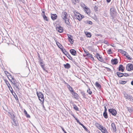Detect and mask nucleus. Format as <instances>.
Masks as SVG:
<instances>
[{
    "label": "nucleus",
    "instance_id": "nucleus-1",
    "mask_svg": "<svg viewBox=\"0 0 133 133\" xmlns=\"http://www.w3.org/2000/svg\"><path fill=\"white\" fill-rule=\"evenodd\" d=\"M116 13L115 9L113 8H112L110 9V14L112 17V19H113L115 17Z\"/></svg>",
    "mask_w": 133,
    "mask_h": 133
},
{
    "label": "nucleus",
    "instance_id": "nucleus-2",
    "mask_svg": "<svg viewBox=\"0 0 133 133\" xmlns=\"http://www.w3.org/2000/svg\"><path fill=\"white\" fill-rule=\"evenodd\" d=\"M124 97L126 99L133 102V97L130 95L124 93Z\"/></svg>",
    "mask_w": 133,
    "mask_h": 133
},
{
    "label": "nucleus",
    "instance_id": "nucleus-3",
    "mask_svg": "<svg viewBox=\"0 0 133 133\" xmlns=\"http://www.w3.org/2000/svg\"><path fill=\"white\" fill-rule=\"evenodd\" d=\"M37 94L39 100L41 102L43 101V102L44 100V96L42 93L40 92H37Z\"/></svg>",
    "mask_w": 133,
    "mask_h": 133
},
{
    "label": "nucleus",
    "instance_id": "nucleus-4",
    "mask_svg": "<svg viewBox=\"0 0 133 133\" xmlns=\"http://www.w3.org/2000/svg\"><path fill=\"white\" fill-rule=\"evenodd\" d=\"M74 14L75 16L79 21L81 20L84 17L83 15H81L79 13L76 12V13H74Z\"/></svg>",
    "mask_w": 133,
    "mask_h": 133
},
{
    "label": "nucleus",
    "instance_id": "nucleus-5",
    "mask_svg": "<svg viewBox=\"0 0 133 133\" xmlns=\"http://www.w3.org/2000/svg\"><path fill=\"white\" fill-rule=\"evenodd\" d=\"M108 111L113 116H115L117 114V111L115 109L111 108L109 109Z\"/></svg>",
    "mask_w": 133,
    "mask_h": 133
},
{
    "label": "nucleus",
    "instance_id": "nucleus-6",
    "mask_svg": "<svg viewBox=\"0 0 133 133\" xmlns=\"http://www.w3.org/2000/svg\"><path fill=\"white\" fill-rule=\"evenodd\" d=\"M19 83L18 82L15 83L13 84L12 86L14 89L16 91H18L19 90V88L18 87Z\"/></svg>",
    "mask_w": 133,
    "mask_h": 133
},
{
    "label": "nucleus",
    "instance_id": "nucleus-7",
    "mask_svg": "<svg viewBox=\"0 0 133 133\" xmlns=\"http://www.w3.org/2000/svg\"><path fill=\"white\" fill-rule=\"evenodd\" d=\"M126 69L128 71L133 70V65L132 64H128L126 66Z\"/></svg>",
    "mask_w": 133,
    "mask_h": 133
},
{
    "label": "nucleus",
    "instance_id": "nucleus-8",
    "mask_svg": "<svg viewBox=\"0 0 133 133\" xmlns=\"http://www.w3.org/2000/svg\"><path fill=\"white\" fill-rule=\"evenodd\" d=\"M61 17L63 19L65 20L66 18H68V14L65 12H63Z\"/></svg>",
    "mask_w": 133,
    "mask_h": 133
},
{
    "label": "nucleus",
    "instance_id": "nucleus-9",
    "mask_svg": "<svg viewBox=\"0 0 133 133\" xmlns=\"http://www.w3.org/2000/svg\"><path fill=\"white\" fill-rule=\"evenodd\" d=\"M95 56L99 61L101 62L103 61V58H102L101 56L99 55V54L97 53L95 55Z\"/></svg>",
    "mask_w": 133,
    "mask_h": 133
},
{
    "label": "nucleus",
    "instance_id": "nucleus-10",
    "mask_svg": "<svg viewBox=\"0 0 133 133\" xmlns=\"http://www.w3.org/2000/svg\"><path fill=\"white\" fill-rule=\"evenodd\" d=\"M68 39L70 43L71 44H72L73 43L74 40L73 39V37L71 35H68Z\"/></svg>",
    "mask_w": 133,
    "mask_h": 133
},
{
    "label": "nucleus",
    "instance_id": "nucleus-11",
    "mask_svg": "<svg viewBox=\"0 0 133 133\" xmlns=\"http://www.w3.org/2000/svg\"><path fill=\"white\" fill-rule=\"evenodd\" d=\"M43 61L42 60H40L39 61V62L40 63V65L41 66L42 68L43 69V70L45 71L46 72H48V71L45 70L44 67V64L43 63Z\"/></svg>",
    "mask_w": 133,
    "mask_h": 133
},
{
    "label": "nucleus",
    "instance_id": "nucleus-12",
    "mask_svg": "<svg viewBox=\"0 0 133 133\" xmlns=\"http://www.w3.org/2000/svg\"><path fill=\"white\" fill-rule=\"evenodd\" d=\"M10 78H11V79H9V80L11 82V83L12 84V85L15 83H16L18 82L14 79L12 76H10Z\"/></svg>",
    "mask_w": 133,
    "mask_h": 133
},
{
    "label": "nucleus",
    "instance_id": "nucleus-13",
    "mask_svg": "<svg viewBox=\"0 0 133 133\" xmlns=\"http://www.w3.org/2000/svg\"><path fill=\"white\" fill-rule=\"evenodd\" d=\"M56 30L59 32L62 33L63 32V28L59 26L58 27H57L56 28Z\"/></svg>",
    "mask_w": 133,
    "mask_h": 133
},
{
    "label": "nucleus",
    "instance_id": "nucleus-14",
    "mask_svg": "<svg viewBox=\"0 0 133 133\" xmlns=\"http://www.w3.org/2000/svg\"><path fill=\"white\" fill-rule=\"evenodd\" d=\"M42 15L43 17V19L44 20H45L47 21H48V19L47 17L45 15V12L44 11H42Z\"/></svg>",
    "mask_w": 133,
    "mask_h": 133
},
{
    "label": "nucleus",
    "instance_id": "nucleus-15",
    "mask_svg": "<svg viewBox=\"0 0 133 133\" xmlns=\"http://www.w3.org/2000/svg\"><path fill=\"white\" fill-rule=\"evenodd\" d=\"M70 52L71 54L74 56H76V52L75 50L74 49H71L70 50Z\"/></svg>",
    "mask_w": 133,
    "mask_h": 133
},
{
    "label": "nucleus",
    "instance_id": "nucleus-16",
    "mask_svg": "<svg viewBox=\"0 0 133 133\" xmlns=\"http://www.w3.org/2000/svg\"><path fill=\"white\" fill-rule=\"evenodd\" d=\"M99 130H101L103 133H107V131L106 129L105 128L103 127V126L101 127L100 129H99Z\"/></svg>",
    "mask_w": 133,
    "mask_h": 133
},
{
    "label": "nucleus",
    "instance_id": "nucleus-17",
    "mask_svg": "<svg viewBox=\"0 0 133 133\" xmlns=\"http://www.w3.org/2000/svg\"><path fill=\"white\" fill-rule=\"evenodd\" d=\"M57 16L56 14H51V18L53 20H55L57 18Z\"/></svg>",
    "mask_w": 133,
    "mask_h": 133
},
{
    "label": "nucleus",
    "instance_id": "nucleus-18",
    "mask_svg": "<svg viewBox=\"0 0 133 133\" xmlns=\"http://www.w3.org/2000/svg\"><path fill=\"white\" fill-rule=\"evenodd\" d=\"M118 52H120L121 54H123L124 56H126V55L128 54L126 51L122 50L121 49H119L118 50Z\"/></svg>",
    "mask_w": 133,
    "mask_h": 133
},
{
    "label": "nucleus",
    "instance_id": "nucleus-19",
    "mask_svg": "<svg viewBox=\"0 0 133 133\" xmlns=\"http://www.w3.org/2000/svg\"><path fill=\"white\" fill-rule=\"evenodd\" d=\"M111 126L112 127V130L114 132H115L116 131V129L114 123H112Z\"/></svg>",
    "mask_w": 133,
    "mask_h": 133
},
{
    "label": "nucleus",
    "instance_id": "nucleus-20",
    "mask_svg": "<svg viewBox=\"0 0 133 133\" xmlns=\"http://www.w3.org/2000/svg\"><path fill=\"white\" fill-rule=\"evenodd\" d=\"M112 64L114 65H116L118 63L117 59H112L111 61Z\"/></svg>",
    "mask_w": 133,
    "mask_h": 133
},
{
    "label": "nucleus",
    "instance_id": "nucleus-21",
    "mask_svg": "<svg viewBox=\"0 0 133 133\" xmlns=\"http://www.w3.org/2000/svg\"><path fill=\"white\" fill-rule=\"evenodd\" d=\"M118 70L123 72L124 71V67L122 65H120L119 67Z\"/></svg>",
    "mask_w": 133,
    "mask_h": 133
},
{
    "label": "nucleus",
    "instance_id": "nucleus-22",
    "mask_svg": "<svg viewBox=\"0 0 133 133\" xmlns=\"http://www.w3.org/2000/svg\"><path fill=\"white\" fill-rule=\"evenodd\" d=\"M55 40L56 42L58 48H59L60 49H62V48H63V46L59 43L55 39Z\"/></svg>",
    "mask_w": 133,
    "mask_h": 133
},
{
    "label": "nucleus",
    "instance_id": "nucleus-23",
    "mask_svg": "<svg viewBox=\"0 0 133 133\" xmlns=\"http://www.w3.org/2000/svg\"><path fill=\"white\" fill-rule=\"evenodd\" d=\"M72 94L74 96V97L76 99H78V95L77 93L74 92H73L72 93Z\"/></svg>",
    "mask_w": 133,
    "mask_h": 133
},
{
    "label": "nucleus",
    "instance_id": "nucleus-24",
    "mask_svg": "<svg viewBox=\"0 0 133 133\" xmlns=\"http://www.w3.org/2000/svg\"><path fill=\"white\" fill-rule=\"evenodd\" d=\"M67 88L69 89V91L71 92V93L74 92L73 89L68 84L67 85Z\"/></svg>",
    "mask_w": 133,
    "mask_h": 133
},
{
    "label": "nucleus",
    "instance_id": "nucleus-25",
    "mask_svg": "<svg viewBox=\"0 0 133 133\" xmlns=\"http://www.w3.org/2000/svg\"><path fill=\"white\" fill-rule=\"evenodd\" d=\"M12 120L13 122L12 123V124L15 126H17L18 125L17 121L15 120L14 118H13Z\"/></svg>",
    "mask_w": 133,
    "mask_h": 133
},
{
    "label": "nucleus",
    "instance_id": "nucleus-26",
    "mask_svg": "<svg viewBox=\"0 0 133 133\" xmlns=\"http://www.w3.org/2000/svg\"><path fill=\"white\" fill-rule=\"evenodd\" d=\"M24 114L25 116L27 118H30V116L27 114V112L25 109H24Z\"/></svg>",
    "mask_w": 133,
    "mask_h": 133
},
{
    "label": "nucleus",
    "instance_id": "nucleus-27",
    "mask_svg": "<svg viewBox=\"0 0 133 133\" xmlns=\"http://www.w3.org/2000/svg\"><path fill=\"white\" fill-rule=\"evenodd\" d=\"M64 68L67 69H69L70 67V64L68 63H66L65 64H64Z\"/></svg>",
    "mask_w": 133,
    "mask_h": 133
},
{
    "label": "nucleus",
    "instance_id": "nucleus-28",
    "mask_svg": "<svg viewBox=\"0 0 133 133\" xmlns=\"http://www.w3.org/2000/svg\"><path fill=\"white\" fill-rule=\"evenodd\" d=\"M117 74L118 76L119 77H122L123 75V73L119 72H117Z\"/></svg>",
    "mask_w": 133,
    "mask_h": 133
},
{
    "label": "nucleus",
    "instance_id": "nucleus-29",
    "mask_svg": "<svg viewBox=\"0 0 133 133\" xmlns=\"http://www.w3.org/2000/svg\"><path fill=\"white\" fill-rule=\"evenodd\" d=\"M65 20V23L68 25L70 26V23L69 21L68 18H66Z\"/></svg>",
    "mask_w": 133,
    "mask_h": 133
},
{
    "label": "nucleus",
    "instance_id": "nucleus-30",
    "mask_svg": "<svg viewBox=\"0 0 133 133\" xmlns=\"http://www.w3.org/2000/svg\"><path fill=\"white\" fill-rule=\"evenodd\" d=\"M95 124L97 127L99 129H100L101 127L102 126L97 123H96Z\"/></svg>",
    "mask_w": 133,
    "mask_h": 133
},
{
    "label": "nucleus",
    "instance_id": "nucleus-31",
    "mask_svg": "<svg viewBox=\"0 0 133 133\" xmlns=\"http://www.w3.org/2000/svg\"><path fill=\"white\" fill-rule=\"evenodd\" d=\"M103 115L104 117L105 118H108V116L107 112H104Z\"/></svg>",
    "mask_w": 133,
    "mask_h": 133
},
{
    "label": "nucleus",
    "instance_id": "nucleus-32",
    "mask_svg": "<svg viewBox=\"0 0 133 133\" xmlns=\"http://www.w3.org/2000/svg\"><path fill=\"white\" fill-rule=\"evenodd\" d=\"M95 85L98 88H100L101 86L100 84L98 83L97 82H96L95 83Z\"/></svg>",
    "mask_w": 133,
    "mask_h": 133
},
{
    "label": "nucleus",
    "instance_id": "nucleus-33",
    "mask_svg": "<svg viewBox=\"0 0 133 133\" xmlns=\"http://www.w3.org/2000/svg\"><path fill=\"white\" fill-rule=\"evenodd\" d=\"M5 82L7 86H8V88H10V87H11V86L10 84L9 83L8 81L7 80H6L5 81Z\"/></svg>",
    "mask_w": 133,
    "mask_h": 133
},
{
    "label": "nucleus",
    "instance_id": "nucleus-34",
    "mask_svg": "<svg viewBox=\"0 0 133 133\" xmlns=\"http://www.w3.org/2000/svg\"><path fill=\"white\" fill-rule=\"evenodd\" d=\"M65 55L70 60H72V57L68 53H67Z\"/></svg>",
    "mask_w": 133,
    "mask_h": 133
},
{
    "label": "nucleus",
    "instance_id": "nucleus-35",
    "mask_svg": "<svg viewBox=\"0 0 133 133\" xmlns=\"http://www.w3.org/2000/svg\"><path fill=\"white\" fill-rule=\"evenodd\" d=\"M84 22L86 24H89L90 25H91L92 23V22L90 21H85Z\"/></svg>",
    "mask_w": 133,
    "mask_h": 133
},
{
    "label": "nucleus",
    "instance_id": "nucleus-36",
    "mask_svg": "<svg viewBox=\"0 0 133 133\" xmlns=\"http://www.w3.org/2000/svg\"><path fill=\"white\" fill-rule=\"evenodd\" d=\"M62 52L65 55H66V54L68 53V52L66 51L65 49L63 48H62V49H61Z\"/></svg>",
    "mask_w": 133,
    "mask_h": 133
},
{
    "label": "nucleus",
    "instance_id": "nucleus-37",
    "mask_svg": "<svg viewBox=\"0 0 133 133\" xmlns=\"http://www.w3.org/2000/svg\"><path fill=\"white\" fill-rule=\"evenodd\" d=\"M9 114L11 118L12 119L13 118H14L15 117V116L14 114L11 113L9 112Z\"/></svg>",
    "mask_w": 133,
    "mask_h": 133
},
{
    "label": "nucleus",
    "instance_id": "nucleus-38",
    "mask_svg": "<svg viewBox=\"0 0 133 133\" xmlns=\"http://www.w3.org/2000/svg\"><path fill=\"white\" fill-rule=\"evenodd\" d=\"M74 106V108L77 111H79V109H78L77 106L75 105H73Z\"/></svg>",
    "mask_w": 133,
    "mask_h": 133
},
{
    "label": "nucleus",
    "instance_id": "nucleus-39",
    "mask_svg": "<svg viewBox=\"0 0 133 133\" xmlns=\"http://www.w3.org/2000/svg\"><path fill=\"white\" fill-rule=\"evenodd\" d=\"M86 35L88 37H90L91 36V34L89 32H87L86 34Z\"/></svg>",
    "mask_w": 133,
    "mask_h": 133
},
{
    "label": "nucleus",
    "instance_id": "nucleus-40",
    "mask_svg": "<svg viewBox=\"0 0 133 133\" xmlns=\"http://www.w3.org/2000/svg\"><path fill=\"white\" fill-rule=\"evenodd\" d=\"M107 53L109 54H112V52L111 51V49H109Z\"/></svg>",
    "mask_w": 133,
    "mask_h": 133
},
{
    "label": "nucleus",
    "instance_id": "nucleus-41",
    "mask_svg": "<svg viewBox=\"0 0 133 133\" xmlns=\"http://www.w3.org/2000/svg\"><path fill=\"white\" fill-rule=\"evenodd\" d=\"M89 54V55L88 57H91V59L92 60H94V58L92 56V55L91 54Z\"/></svg>",
    "mask_w": 133,
    "mask_h": 133
},
{
    "label": "nucleus",
    "instance_id": "nucleus-42",
    "mask_svg": "<svg viewBox=\"0 0 133 133\" xmlns=\"http://www.w3.org/2000/svg\"><path fill=\"white\" fill-rule=\"evenodd\" d=\"M87 92L90 95H91L92 94V92L90 91V88H89L88 90H87Z\"/></svg>",
    "mask_w": 133,
    "mask_h": 133
},
{
    "label": "nucleus",
    "instance_id": "nucleus-43",
    "mask_svg": "<svg viewBox=\"0 0 133 133\" xmlns=\"http://www.w3.org/2000/svg\"><path fill=\"white\" fill-rule=\"evenodd\" d=\"M104 112H107V109L106 108V106H107V105L106 104H104Z\"/></svg>",
    "mask_w": 133,
    "mask_h": 133
},
{
    "label": "nucleus",
    "instance_id": "nucleus-44",
    "mask_svg": "<svg viewBox=\"0 0 133 133\" xmlns=\"http://www.w3.org/2000/svg\"><path fill=\"white\" fill-rule=\"evenodd\" d=\"M10 91L11 92L12 94H13V92H14L13 91V89L11 87L10 88H10H9Z\"/></svg>",
    "mask_w": 133,
    "mask_h": 133
},
{
    "label": "nucleus",
    "instance_id": "nucleus-45",
    "mask_svg": "<svg viewBox=\"0 0 133 133\" xmlns=\"http://www.w3.org/2000/svg\"><path fill=\"white\" fill-rule=\"evenodd\" d=\"M125 56L128 60H131L132 59V58L130 57L129 56V55H126Z\"/></svg>",
    "mask_w": 133,
    "mask_h": 133
},
{
    "label": "nucleus",
    "instance_id": "nucleus-46",
    "mask_svg": "<svg viewBox=\"0 0 133 133\" xmlns=\"http://www.w3.org/2000/svg\"><path fill=\"white\" fill-rule=\"evenodd\" d=\"M94 9L95 10V11H98V7L96 5L94 7Z\"/></svg>",
    "mask_w": 133,
    "mask_h": 133
},
{
    "label": "nucleus",
    "instance_id": "nucleus-47",
    "mask_svg": "<svg viewBox=\"0 0 133 133\" xmlns=\"http://www.w3.org/2000/svg\"><path fill=\"white\" fill-rule=\"evenodd\" d=\"M82 126L85 131H88V129L83 125Z\"/></svg>",
    "mask_w": 133,
    "mask_h": 133
},
{
    "label": "nucleus",
    "instance_id": "nucleus-48",
    "mask_svg": "<svg viewBox=\"0 0 133 133\" xmlns=\"http://www.w3.org/2000/svg\"><path fill=\"white\" fill-rule=\"evenodd\" d=\"M126 81H121L120 83L122 84H125L126 83Z\"/></svg>",
    "mask_w": 133,
    "mask_h": 133
},
{
    "label": "nucleus",
    "instance_id": "nucleus-49",
    "mask_svg": "<svg viewBox=\"0 0 133 133\" xmlns=\"http://www.w3.org/2000/svg\"><path fill=\"white\" fill-rule=\"evenodd\" d=\"M123 75L125 77H128L129 76V75L127 73H123Z\"/></svg>",
    "mask_w": 133,
    "mask_h": 133
},
{
    "label": "nucleus",
    "instance_id": "nucleus-50",
    "mask_svg": "<svg viewBox=\"0 0 133 133\" xmlns=\"http://www.w3.org/2000/svg\"><path fill=\"white\" fill-rule=\"evenodd\" d=\"M14 97L15 98L16 100H18V98L17 96L16 95H14Z\"/></svg>",
    "mask_w": 133,
    "mask_h": 133
},
{
    "label": "nucleus",
    "instance_id": "nucleus-51",
    "mask_svg": "<svg viewBox=\"0 0 133 133\" xmlns=\"http://www.w3.org/2000/svg\"><path fill=\"white\" fill-rule=\"evenodd\" d=\"M60 127L62 129L63 131H64V133H67L64 130L62 126H61Z\"/></svg>",
    "mask_w": 133,
    "mask_h": 133
},
{
    "label": "nucleus",
    "instance_id": "nucleus-52",
    "mask_svg": "<svg viewBox=\"0 0 133 133\" xmlns=\"http://www.w3.org/2000/svg\"><path fill=\"white\" fill-rule=\"evenodd\" d=\"M105 68L108 71H110L111 70L109 68H108V67H106Z\"/></svg>",
    "mask_w": 133,
    "mask_h": 133
},
{
    "label": "nucleus",
    "instance_id": "nucleus-53",
    "mask_svg": "<svg viewBox=\"0 0 133 133\" xmlns=\"http://www.w3.org/2000/svg\"><path fill=\"white\" fill-rule=\"evenodd\" d=\"M82 95L83 96V97L85 98H86V96L85 95V93H83V94H82Z\"/></svg>",
    "mask_w": 133,
    "mask_h": 133
},
{
    "label": "nucleus",
    "instance_id": "nucleus-54",
    "mask_svg": "<svg viewBox=\"0 0 133 133\" xmlns=\"http://www.w3.org/2000/svg\"><path fill=\"white\" fill-rule=\"evenodd\" d=\"M103 15L105 17H106L107 16V14L105 12H104V14Z\"/></svg>",
    "mask_w": 133,
    "mask_h": 133
},
{
    "label": "nucleus",
    "instance_id": "nucleus-55",
    "mask_svg": "<svg viewBox=\"0 0 133 133\" xmlns=\"http://www.w3.org/2000/svg\"><path fill=\"white\" fill-rule=\"evenodd\" d=\"M83 5H84V6H85V7H84L86 9H87V10H88V7H87V6H86L84 4H83Z\"/></svg>",
    "mask_w": 133,
    "mask_h": 133
},
{
    "label": "nucleus",
    "instance_id": "nucleus-56",
    "mask_svg": "<svg viewBox=\"0 0 133 133\" xmlns=\"http://www.w3.org/2000/svg\"><path fill=\"white\" fill-rule=\"evenodd\" d=\"M78 123L82 126L83 125V124H82L80 122H79Z\"/></svg>",
    "mask_w": 133,
    "mask_h": 133
},
{
    "label": "nucleus",
    "instance_id": "nucleus-57",
    "mask_svg": "<svg viewBox=\"0 0 133 133\" xmlns=\"http://www.w3.org/2000/svg\"><path fill=\"white\" fill-rule=\"evenodd\" d=\"M89 54L90 53H89L88 52V53H87L86 54V56L88 57V56L89 55Z\"/></svg>",
    "mask_w": 133,
    "mask_h": 133
},
{
    "label": "nucleus",
    "instance_id": "nucleus-58",
    "mask_svg": "<svg viewBox=\"0 0 133 133\" xmlns=\"http://www.w3.org/2000/svg\"><path fill=\"white\" fill-rule=\"evenodd\" d=\"M12 95L14 96V95H16L15 93L14 92H13V94H12Z\"/></svg>",
    "mask_w": 133,
    "mask_h": 133
},
{
    "label": "nucleus",
    "instance_id": "nucleus-59",
    "mask_svg": "<svg viewBox=\"0 0 133 133\" xmlns=\"http://www.w3.org/2000/svg\"><path fill=\"white\" fill-rule=\"evenodd\" d=\"M84 52L86 54H87V53H88V51H85V50H84Z\"/></svg>",
    "mask_w": 133,
    "mask_h": 133
},
{
    "label": "nucleus",
    "instance_id": "nucleus-60",
    "mask_svg": "<svg viewBox=\"0 0 133 133\" xmlns=\"http://www.w3.org/2000/svg\"><path fill=\"white\" fill-rule=\"evenodd\" d=\"M107 1L109 3L111 1V0H107Z\"/></svg>",
    "mask_w": 133,
    "mask_h": 133
},
{
    "label": "nucleus",
    "instance_id": "nucleus-61",
    "mask_svg": "<svg viewBox=\"0 0 133 133\" xmlns=\"http://www.w3.org/2000/svg\"><path fill=\"white\" fill-rule=\"evenodd\" d=\"M75 2H79V0H75Z\"/></svg>",
    "mask_w": 133,
    "mask_h": 133
},
{
    "label": "nucleus",
    "instance_id": "nucleus-62",
    "mask_svg": "<svg viewBox=\"0 0 133 133\" xmlns=\"http://www.w3.org/2000/svg\"><path fill=\"white\" fill-rule=\"evenodd\" d=\"M131 84L133 85V81L131 82Z\"/></svg>",
    "mask_w": 133,
    "mask_h": 133
},
{
    "label": "nucleus",
    "instance_id": "nucleus-63",
    "mask_svg": "<svg viewBox=\"0 0 133 133\" xmlns=\"http://www.w3.org/2000/svg\"><path fill=\"white\" fill-rule=\"evenodd\" d=\"M76 119V121H77V122L78 123V122H79V121L77 119Z\"/></svg>",
    "mask_w": 133,
    "mask_h": 133
},
{
    "label": "nucleus",
    "instance_id": "nucleus-64",
    "mask_svg": "<svg viewBox=\"0 0 133 133\" xmlns=\"http://www.w3.org/2000/svg\"><path fill=\"white\" fill-rule=\"evenodd\" d=\"M64 82V83L65 84H67L68 85V84H67V83H66L65 82Z\"/></svg>",
    "mask_w": 133,
    "mask_h": 133
}]
</instances>
